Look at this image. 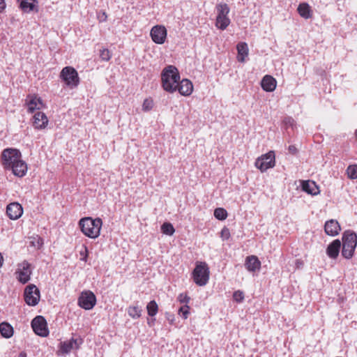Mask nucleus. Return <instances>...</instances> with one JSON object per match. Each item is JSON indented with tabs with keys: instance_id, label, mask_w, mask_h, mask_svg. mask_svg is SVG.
I'll return each mask as SVG.
<instances>
[{
	"instance_id": "obj_1",
	"label": "nucleus",
	"mask_w": 357,
	"mask_h": 357,
	"mask_svg": "<svg viewBox=\"0 0 357 357\" xmlns=\"http://www.w3.org/2000/svg\"><path fill=\"white\" fill-rule=\"evenodd\" d=\"M20 151L15 148H6L1 154V162L6 171H11L17 177L24 176L27 172V164L22 159Z\"/></svg>"
},
{
	"instance_id": "obj_2",
	"label": "nucleus",
	"mask_w": 357,
	"mask_h": 357,
	"mask_svg": "<svg viewBox=\"0 0 357 357\" xmlns=\"http://www.w3.org/2000/svg\"><path fill=\"white\" fill-rule=\"evenodd\" d=\"M162 86L165 91L173 93L176 91L177 84L180 81V75L174 66H167L161 73Z\"/></svg>"
},
{
	"instance_id": "obj_3",
	"label": "nucleus",
	"mask_w": 357,
	"mask_h": 357,
	"mask_svg": "<svg viewBox=\"0 0 357 357\" xmlns=\"http://www.w3.org/2000/svg\"><path fill=\"white\" fill-rule=\"evenodd\" d=\"M102 225V220L100 218L93 219L91 217H86L79 221L82 232L91 238H96L100 236Z\"/></svg>"
},
{
	"instance_id": "obj_4",
	"label": "nucleus",
	"mask_w": 357,
	"mask_h": 357,
	"mask_svg": "<svg viewBox=\"0 0 357 357\" xmlns=\"http://www.w3.org/2000/svg\"><path fill=\"white\" fill-rule=\"evenodd\" d=\"M342 255L347 259L352 258L357 245V235L351 230L345 231L342 237Z\"/></svg>"
},
{
	"instance_id": "obj_5",
	"label": "nucleus",
	"mask_w": 357,
	"mask_h": 357,
	"mask_svg": "<svg viewBox=\"0 0 357 357\" xmlns=\"http://www.w3.org/2000/svg\"><path fill=\"white\" fill-rule=\"evenodd\" d=\"M209 268L206 262H197L192 271V278L198 286H204L209 280Z\"/></svg>"
},
{
	"instance_id": "obj_6",
	"label": "nucleus",
	"mask_w": 357,
	"mask_h": 357,
	"mask_svg": "<svg viewBox=\"0 0 357 357\" xmlns=\"http://www.w3.org/2000/svg\"><path fill=\"white\" fill-rule=\"evenodd\" d=\"M217 17L215 26L220 30H225L230 24L228 14L230 11L229 6L225 3H220L216 5Z\"/></svg>"
},
{
	"instance_id": "obj_7",
	"label": "nucleus",
	"mask_w": 357,
	"mask_h": 357,
	"mask_svg": "<svg viewBox=\"0 0 357 357\" xmlns=\"http://www.w3.org/2000/svg\"><path fill=\"white\" fill-rule=\"evenodd\" d=\"M60 77L65 84L70 88L77 87L79 83L77 72L70 66L63 68L60 73Z\"/></svg>"
},
{
	"instance_id": "obj_8",
	"label": "nucleus",
	"mask_w": 357,
	"mask_h": 357,
	"mask_svg": "<svg viewBox=\"0 0 357 357\" xmlns=\"http://www.w3.org/2000/svg\"><path fill=\"white\" fill-rule=\"evenodd\" d=\"M255 165L261 172H266L270 168H273L275 165L274 151H270L267 153L259 157L256 160Z\"/></svg>"
},
{
	"instance_id": "obj_9",
	"label": "nucleus",
	"mask_w": 357,
	"mask_h": 357,
	"mask_svg": "<svg viewBox=\"0 0 357 357\" xmlns=\"http://www.w3.org/2000/svg\"><path fill=\"white\" fill-rule=\"evenodd\" d=\"M34 333L40 337H47L49 335L47 323L44 317L38 315L33 319L31 323Z\"/></svg>"
},
{
	"instance_id": "obj_10",
	"label": "nucleus",
	"mask_w": 357,
	"mask_h": 357,
	"mask_svg": "<svg viewBox=\"0 0 357 357\" xmlns=\"http://www.w3.org/2000/svg\"><path fill=\"white\" fill-rule=\"evenodd\" d=\"M24 297L27 305L35 306L40 301V291L35 284H29L24 289Z\"/></svg>"
},
{
	"instance_id": "obj_11",
	"label": "nucleus",
	"mask_w": 357,
	"mask_h": 357,
	"mask_svg": "<svg viewBox=\"0 0 357 357\" xmlns=\"http://www.w3.org/2000/svg\"><path fill=\"white\" fill-rule=\"evenodd\" d=\"M31 264L27 261L24 260L17 265L15 274L20 283L23 284L27 283L31 279Z\"/></svg>"
},
{
	"instance_id": "obj_12",
	"label": "nucleus",
	"mask_w": 357,
	"mask_h": 357,
	"mask_svg": "<svg viewBox=\"0 0 357 357\" xmlns=\"http://www.w3.org/2000/svg\"><path fill=\"white\" fill-rule=\"evenodd\" d=\"M96 304V297L91 291H82L78 298V305L82 308L89 310Z\"/></svg>"
},
{
	"instance_id": "obj_13",
	"label": "nucleus",
	"mask_w": 357,
	"mask_h": 357,
	"mask_svg": "<svg viewBox=\"0 0 357 357\" xmlns=\"http://www.w3.org/2000/svg\"><path fill=\"white\" fill-rule=\"evenodd\" d=\"M82 338H73L67 341H63L59 344V351L62 354H68L72 350H78L80 346L83 344Z\"/></svg>"
},
{
	"instance_id": "obj_14",
	"label": "nucleus",
	"mask_w": 357,
	"mask_h": 357,
	"mask_svg": "<svg viewBox=\"0 0 357 357\" xmlns=\"http://www.w3.org/2000/svg\"><path fill=\"white\" fill-rule=\"evenodd\" d=\"M167 35V31L163 25H155L150 31L152 40L158 45H162L165 42Z\"/></svg>"
},
{
	"instance_id": "obj_15",
	"label": "nucleus",
	"mask_w": 357,
	"mask_h": 357,
	"mask_svg": "<svg viewBox=\"0 0 357 357\" xmlns=\"http://www.w3.org/2000/svg\"><path fill=\"white\" fill-rule=\"evenodd\" d=\"M26 105L29 113H33L35 110H39L44 107L41 98L36 95H29L26 100Z\"/></svg>"
},
{
	"instance_id": "obj_16",
	"label": "nucleus",
	"mask_w": 357,
	"mask_h": 357,
	"mask_svg": "<svg viewBox=\"0 0 357 357\" xmlns=\"http://www.w3.org/2000/svg\"><path fill=\"white\" fill-rule=\"evenodd\" d=\"M6 214L11 220H17L23 214V208L17 202L9 204L6 207Z\"/></svg>"
},
{
	"instance_id": "obj_17",
	"label": "nucleus",
	"mask_w": 357,
	"mask_h": 357,
	"mask_svg": "<svg viewBox=\"0 0 357 357\" xmlns=\"http://www.w3.org/2000/svg\"><path fill=\"white\" fill-rule=\"evenodd\" d=\"M341 246L342 243L339 239L333 241L329 243L326 250L328 257L332 259H337L339 256Z\"/></svg>"
},
{
	"instance_id": "obj_18",
	"label": "nucleus",
	"mask_w": 357,
	"mask_h": 357,
	"mask_svg": "<svg viewBox=\"0 0 357 357\" xmlns=\"http://www.w3.org/2000/svg\"><path fill=\"white\" fill-rule=\"evenodd\" d=\"M340 230V225L336 220L331 219L325 222L324 231L327 235L335 236Z\"/></svg>"
},
{
	"instance_id": "obj_19",
	"label": "nucleus",
	"mask_w": 357,
	"mask_h": 357,
	"mask_svg": "<svg viewBox=\"0 0 357 357\" xmlns=\"http://www.w3.org/2000/svg\"><path fill=\"white\" fill-rule=\"evenodd\" d=\"M176 85V91L178 90L182 96H188L192 93V83L188 79H183L181 81H179Z\"/></svg>"
},
{
	"instance_id": "obj_20",
	"label": "nucleus",
	"mask_w": 357,
	"mask_h": 357,
	"mask_svg": "<svg viewBox=\"0 0 357 357\" xmlns=\"http://www.w3.org/2000/svg\"><path fill=\"white\" fill-rule=\"evenodd\" d=\"M245 267L250 272H255L260 269L261 261L257 257L250 255L245 258Z\"/></svg>"
},
{
	"instance_id": "obj_21",
	"label": "nucleus",
	"mask_w": 357,
	"mask_h": 357,
	"mask_svg": "<svg viewBox=\"0 0 357 357\" xmlns=\"http://www.w3.org/2000/svg\"><path fill=\"white\" fill-rule=\"evenodd\" d=\"M302 190L311 195H317L320 191L319 187L314 181H303L301 183Z\"/></svg>"
},
{
	"instance_id": "obj_22",
	"label": "nucleus",
	"mask_w": 357,
	"mask_h": 357,
	"mask_svg": "<svg viewBox=\"0 0 357 357\" xmlns=\"http://www.w3.org/2000/svg\"><path fill=\"white\" fill-rule=\"evenodd\" d=\"M47 123L48 119L45 113L38 112L34 114L33 126L36 129H43L47 126Z\"/></svg>"
},
{
	"instance_id": "obj_23",
	"label": "nucleus",
	"mask_w": 357,
	"mask_h": 357,
	"mask_svg": "<svg viewBox=\"0 0 357 357\" xmlns=\"http://www.w3.org/2000/svg\"><path fill=\"white\" fill-rule=\"evenodd\" d=\"M277 85L276 79L273 77L271 75H265L261 82V88L267 92H272L273 91Z\"/></svg>"
},
{
	"instance_id": "obj_24",
	"label": "nucleus",
	"mask_w": 357,
	"mask_h": 357,
	"mask_svg": "<svg viewBox=\"0 0 357 357\" xmlns=\"http://www.w3.org/2000/svg\"><path fill=\"white\" fill-rule=\"evenodd\" d=\"M236 48L238 51V61L240 62H243L245 57L248 55V45L245 43L241 42L237 45Z\"/></svg>"
},
{
	"instance_id": "obj_25",
	"label": "nucleus",
	"mask_w": 357,
	"mask_h": 357,
	"mask_svg": "<svg viewBox=\"0 0 357 357\" xmlns=\"http://www.w3.org/2000/svg\"><path fill=\"white\" fill-rule=\"evenodd\" d=\"M13 328L10 324L7 322H2L0 324V333L3 337H11L13 335Z\"/></svg>"
},
{
	"instance_id": "obj_26",
	"label": "nucleus",
	"mask_w": 357,
	"mask_h": 357,
	"mask_svg": "<svg viewBox=\"0 0 357 357\" xmlns=\"http://www.w3.org/2000/svg\"><path fill=\"white\" fill-rule=\"evenodd\" d=\"M298 14L305 19H309L311 17V10L308 3H301L298 5L297 8Z\"/></svg>"
},
{
	"instance_id": "obj_27",
	"label": "nucleus",
	"mask_w": 357,
	"mask_h": 357,
	"mask_svg": "<svg viewBox=\"0 0 357 357\" xmlns=\"http://www.w3.org/2000/svg\"><path fill=\"white\" fill-rule=\"evenodd\" d=\"M142 309L139 306H130L128 308V314L132 319H138L142 315Z\"/></svg>"
},
{
	"instance_id": "obj_28",
	"label": "nucleus",
	"mask_w": 357,
	"mask_h": 357,
	"mask_svg": "<svg viewBox=\"0 0 357 357\" xmlns=\"http://www.w3.org/2000/svg\"><path fill=\"white\" fill-rule=\"evenodd\" d=\"M147 313L150 317L156 315L158 311L157 303L153 300L151 301L146 305Z\"/></svg>"
},
{
	"instance_id": "obj_29",
	"label": "nucleus",
	"mask_w": 357,
	"mask_h": 357,
	"mask_svg": "<svg viewBox=\"0 0 357 357\" xmlns=\"http://www.w3.org/2000/svg\"><path fill=\"white\" fill-rule=\"evenodd\" d=\"M161 231L164 234L172 236L174 234L175 229L170 222H165L161 225Z\"/></svg>"
},
{
	"instance_id": "obj_30",
	"label": "nucleus",
	"mask_w": 357,
	"mask_h": 357,
	"mask_svg": "<svg viewBox=\"0 0 357 357\" xmlns=\"http://www.w3.org/2000/svg\"><path fill=\"white\" fill-rule=\"evenodd\" d=\"M214 216L219 220H224L227 217V212L223 208H217L214 211Z\"/></svg>"
},
{
	"instance_id": "obj_31",
	"label": "nucleus",
	"mask_w": 357,
	"mask_h": 357,
	"mask_svg": "<svg viewBox=\"0 0 357 357\" xmlns=\"http://www.w3.org/2000/svg\"><path fill=\"white\" fill-rule=\"evenodd\" d=\"M347 174L349 178H357V165H349L347 169Z\"/></svg>"
},
{
	"instance_id": "obj_32",
	"label": "nucleus",
	"mask_w": 357,
	"mask_h": 357,
	"mask_svg": "<svg viewBox=\"0 0 357 357\" xmlns=\"http://www.w3.org/2000/svg\"><path fill=\"white\" fill-rule=\"evenodd\" d=\"M179 315H181L183 319H186L188 317L190 314V307L188 305H183L181 306L178 311Z\"/></svg>"
},
{
	"instance_id": "obj_33",
	"label": "nucleus",
	"mask_w": 357,
	"mask_h": 357,
	"mask_svg": "<svg viewBox=\"0 0 357 357\" xmlns=\"http://www.w3.org/2000/svg\"><path fill=\"white\" fill-rule=\"evenodd\" d=\"M100 57L102 61H108L112 57V54L108 49L104 48L100 51Z\"/></svg>"
},
{
	"instance_id": "obj_34",
	"label": "nucleus",
	"mask_w": 357,
	"mask_h": 357,
	"mask_svg": "<svg viewBox=\"0 0 357 357\" xmlns=\"http://www.w3.org/2000/svg\"><path fill=\"white\" fill-rule=\"evenodd\" d=\"M153 106V102L151 99L146 98L144 100L143 105H142V110L144 112L150 111Z\"/></svg>"
},
{
	"instance_id": "obj_35",
	"label": "nucleus",
	"mask_w": 357,
	"mask_h": 357,
	"mask_svg": "<svg viewBox=\"0 0 357 357\" xmlns=\"http://www.w3.org/2000/svg\"><path fill=\"white\" fill-rule=\"evenodd\" d=\"M233 298L237 303H241L244 299V294L242 291L237 290L233 294Z\"/></svg>"
},
{
	"instance_id": "obj_36",
	"label": "nucleus",
	"mask_w": 357,
	"mask_h": 357,
	"mask_svg": "<svg viewBox=\"0 0 357 357\" xmlns=\"http://www.w3.org/2000/svg\"><path fill=\"white\" fill-rule=\"evenodd\" d=\"M190 298L186 294H180L178 296V301L181 303H183L185 305H188L190 302Z\"/></svg>"
},
{
	"instance_id": "obj_37",
	"label": "nucleus",
	"mask_w": 357,
	"mask_h": 357,
	"mask_svg": "<svg viewBox=\"0 0 357 357\" xmlns=\"http://www.w3.org/2000/svg\"><path fill=\"white\" fill-rule=\"evenodd\" d=\"M283 123L284 125L287 127H291L293 128L295 126V121L294 119L291 116H287L284 119Z\"/></svg>"
},
{
	"instance_id": "obj_38",
	"label": "nucleus",
	"mask_w": 357,
	"mask_h": 357,
	"mask_svg": "<svg viewBox=\"0 0 357 357\" xmlns=\"http://www.w3.org/2000/svg\"><path fill=\"white\" fill-rule=\"evenodd\" d=\"M221 237L225 240H227L230 237L229 229L227 227H225L221 230Z\"/></svg>"
},
{
	"instance_id": "obj_39",
	"label": "nucleus",
	"mask_w": 357,
	"mask_h": 357,
	"mask_svg": "<svg viewBox=\"0 0 357 357\" xmlns=\"http://www.w3.org/2000/svg\"><path fill=\"white\" fill-rule=\"evenodd\" d=\"M165 317H166L167 320L169 321V323L170 324H174V322L175 321V316H174V314H173L172 313H169V312H166Z\"/></svg>"
},
{
	"instance_id": "obj_40",
	"label": "nucleus",
	"mask_w": 357,
	"mask_h": 357,
	"mask_svg": "<svg viewBox=\"0 0 357 357\" xmlns=\"http://www.w3.org/2000/svg\"><path fill=\"white\" fill-rule=\"evenodd\" d=\"M107 15L105 12H102V13H100L98 16V18L100 22H105L107 20Z\"/></svg>"
},
{
	"instance_id": "obj_41",
	"label": "nucleus",
	"mask_w": 357,
	"mask_h": 357,
	"mask_svg": "<svg viewBox=\"0 0 357 357\" xmlns=\"http://www.w3.org/2000/svg\"><path fill=\"white\" fill-rule=\"evenodd\" d=\"M6 8L5 0H0V13H2Z\"/></svg>"
},
{
	"instance_id": "obj_42",
	"label": "nucleus",
	"mask_w": 357,
	"mask_h": 357,
	"mask_svg": "<svg viewBox=\"0 0 357 357\" xmlns=\"http://www.w3.org/2000/svg\"><path fill=\"white\" fill-rule=\"evenodd\" d=\"M289 151L293 154H295L297 152V149L294 145H290L289 146Z\"/></svg>"
},
{
	"instance_id": "obj_43",
	"label": "nucleus",
	"mask_w": 357,
	"mask_h": 357,
	"mask_svg": "<svg viewBox=\"0 0 357 357\" xmlns=\"http://www.w3.org/2000/svg\"><path fill=\"white\" fill-rule=\"evenodd\" d=\"M85 248V250H84V255L83 256V257L82 258V261H86V259H87V257H88V250H87V248L85 246L84 247Z\"/></svg>"
},
{
	"instance_id": "obj_44",
	"label": "nucleus",
	"mask_w": 357,
	"mask_h": 357,
	"mask_svg": "<svg viewBox=\"0 0 357 357\" xmlns=\"http://www.w3.org/2000/svg\"><path fill=\"white\" fill-rule=\"evenodd\" d=\"M3 263V258L1 254L0 253V268L2 266Z\"/></svg>"
},
{
	"instance_id": "obj_45",
	"label": "nucleus",
	"mask_w": 357,
	"mask_h": 357,
	"mask_svg": "<svg viewBox=\"0 0 357 357\" xmlns=\"http://www.w3.org/2000/svg\"><path fill=\"white\" fill-rule=\"evenodd\" d=\"M37 243H38V247L41 246V245H42V244H43V241H42V239H41V238H38V242H37Z\"/></svg>"
},
{
	"instance_id": "obj_46",
	"label": "nucleus",
	"mask_w": 357,
	"mask_h": 357,
	"mask_svg": "<svg viewBox=\"0 0 357 357\" xmlns=\"http://www.w3.org/2000/svg\"><path fill=\"white\" fill-rule=\"evenodd\" d=\"M19 357H26V354L25 352H21L19 355Z\"/></svg>"
},
{
	"instance_id": "obj_47",
	"label": "nucleus",
	"mask_w": 357,
	"mask_h": 357,
	"mask_svg": "<svg viewBox=\"0 0 357 357\" xmlns=\"http://www.w3.org/2000/svg\"><path fill=\"white\" fill-rule=\"evenodd\" d=\"M355 135H356V138H357V130H356V132H355Z\"/></svg>"
},
{
	"instance_id": "obj_48",
	"label": "nucleus",
	"mask_w": 357,
	"mask_h": 357,
	"mask_svg": "<svg viewBox=\"0 0 357 357\" xmlns=\"http://www.w3.org/2000/svg\"><path fill=\"white\" fill-rule=\"evenodd\" d=\"M80 255L84 256V253H83L82 252H80Z\"/></svg>"
},
{
	"instance_id": "obj_49",
	"label": "nucleus",
	"mask_w": 357,
	"mask_h": 357,
	"mask_svg": "<svg viewBox=\"0 0 357 357\" xmlns=\"http://www.w3.org/2000/svg\"><path fill=\"white\" fill-rule=\"evenodd\" d=\"M148 324H149V326H151V322H149V321H148Z\"/></svg>"
}]
</instances>
